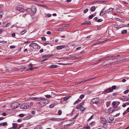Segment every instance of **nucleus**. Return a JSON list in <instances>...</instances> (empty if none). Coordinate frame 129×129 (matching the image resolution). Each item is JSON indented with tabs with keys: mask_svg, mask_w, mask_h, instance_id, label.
Listing matches in <instances>:
<instances>
[{
	"mask_svg": "<svg viewBox=\"0 0 129 129\" xmlns=\"http://www.w3.org/2000/svg\"><path fill=\"white\" fill-rule=\"evenodd\" d=\"M99 103V100L98 98H94L91 100L90 101V103L93 104L95 103L96 105H98Z\"/></svg>",
	"mask_w": 129,
	"mask_h": 129,
	"instance_id": "obj_7",
	"label": "nucleus"
},
{
	"mask_svg": "<svg viewBox=\"0 0 129 129\" xmlns=\"http://www.w3.org/2000/svg\"><path fill=\"white\" fill-rule=\"evenodd\" d=\"M16 11H18L21 12H23L24 11V10L23 8L17 7L16 8Z\"/></svg>",
	"mask_w": 129,
	"mask_h": 129,
	"instance_id": "obj_9",
	"label": "nucleus"
},
{
	"mask_svg": "<svg viewBox=\"0 0 129 129\" xmlns=\"http://www.w3.org/2000/svg\"><path fill=\"white\" fill-rule=\"evenodd\" d=\"M58 118H51V120H55L56 121V120L57 119H58Z\"/></svg>",
	"mask_w": 129,
	"mask_h": 129,
	"instance_id": "obj_57",
	"label": "nucleus"
},
{
	"mask_svg": "<svg viewBox=\"0 0 129 129\" xmlns=\"http://www.w3.org/2000/svg\"><path fill=\"white\" fill-rule=\"evenodd\" d=\"M34 69V68H33L31 67L29 69H27V70H25V71H29V70H33Z\"/></svg>",
	"mask_w": 129,
	"mask_h": 129,
	"instance_id": "obj_31",
	"label": "nucleus"
},
{
	"mask_svg": "<svg viewBox=\"0 0 129 129\" xmlns=\"http://www.w3.org/2000/svg\"><path fill=\"white\" fill-rule=\"evenodd\" d=\"M111 56H109V57H105L104 58H103V59H104V60L106 59H107L108 58H111Z\"/></svg>",
	"mask_w": 129,
	"mask_h": 129,
	"instance_id": "obj_39",
	"label": "nucleus"
},
{
	"mask_svg": "<svg viewBox=\"0 0 129 129\" xmlns=\"http://www.w3.org/2000/svg\"><path fill=\"white\" fill-rule=\"evenodd\" d=\"M93 14H91L90 16H89V17L88 19H92L93 17Z\"/></svg>",
	"mask_w": 129,
	"mask_h": 129,
	"instance_id": "obj_33",
	"label": "nucleus"
},
{
	"mask_svg": "<svg viewBox=\"0 0 129 129\" xmlns=\"http://www.w3.org/2000/svg\"><path fill=\"white\" fill-rule=\"evenodd\" d=\"M29 46H31L35 49L39 48L40 46L37 44L35 43H32L29 44Z\"/></svg>",
	"mask_w": 129,
	"mask_h": 129,
	"instance_id": "obj_5",
	"label": "nucleus"
},
{
	"mask_svg": "<svg viewBox=\"0 0 129 129\" xmlns=\"http://www.w3.org/2000/svg\"><path fill=\"white\" fill-rule=\"evenodd\" d=\"M119 109H120V108L119 107L115 108L113 109L112 111V112H113L117 111Z\"/></svg>",
	"mask_w": 129,
	"mask_h": 129,
	"instance_id": "obj_19",
	"label": "nucleus"
},
{
	"mask_svg": "<svg viewBox=\"0 0 129 129\" xmlns=\"http://www.w3.org/2000/svg\"><path fill=\"white\" fill-rule=\"evenodd\" d=\"M81 46H79L77 48H76V49L77 50H79L80 49H81Z\"/></svg>",
	"mask_w": 129,
	"mask_h": 129,
	"instance_id": "obj_60",
	"label": "nucleus"
},
{
	"mask_svg": "<svg viewBox=\"0 0 129 129\" xmlns=\"http://www.w3.org/2000/svg\"><path fill=\"white\" fill-rule=\"evenodd\" d=\"M126 106L125 103L123 104L122 105V106L123 107H125Z\"/></svg>",
	"mask_w": 129,
	"mask_h": 129,
	"instance_id": "obj_64",
	"label": "nucleus"
},
{
	"mask_svg": "<svg viewBox=\"0 0 129 129\" xmlns=\"http://www.w3.org/2000/svg\"><path fill=\"white\" fill-rule=\"evenodd\" d=\"M10 25V23H8L7 24H6L5 25H4L3 26L4 27H8Z\"/></svg>",
	"mask_w": 129,
	"mask_h": 129,
	"instance_id": "obj_40",
	"label": "nucleus"
},
{
	"mask_svg": "<svg viewBox=\"0 0 129 129\" xmlns=\"http://www.w3.org/2000/svg\"><path fill=\"white\" fill-rule=\"evenodd\" d=\"M90 10L91 12H93L95 10V8L94 6H92Z\"/></svg>",
	"mask_w": 129,
	"mask_h": 129,
	"instance_id": "obj_18",
	"label": "nucleus"
},
{
	"mask_svg": "<svg viewBox=\"0 0 129 129\" xmlns=\"http://www.w3.org/2000/svg\"><path fill=\"white\" fill-rule=\"evenodd\" d=\"M19 116L20 117H23L24 116V114H19Z\"/></svg>",
	"mask_w": 129,
	"mask_h": 129,
	"instance_id": "obj_47",
	"label": "nucleus"
},
{
	"mask_svg": "<svg viewBox=\"0 0 129 129\" xmlns=\"http://www.w3.org/2000/svg\"><path fill=\"white\" fill-rule=\"evenodd\" d=\"M55 105V104H50L49 106V107L50 108H52L54 107Z\"/></svg>",
	"mask_w": 129,
	"mask_h": 129,
	"instance_id": "obj_23",
	"label": "nucleus"
},
{
	"mask_svg": "<svg viewBox=\"0 0 129 129\" xmlns=\"http://www.w3.org/2000/svg\"><path fill=\"white\" fill-rule=\"evenodd\" d=\"M42 39L43 41H45L46 39L45 37H43L42 38Z\"/></svg>",
	"mask_w": 129,
	"mask_h": 129,
	"instance_id": "obj_56",
	"label": "nucleus"
},
{
	"mask_svg": "<svg viewBox=\"0 0 129 129\" xmlns=\"http://www.w3.org/2000/svg\"><path fill=\"white\" fill-rule=\"evenodd\" d=\"M47 103V102H46V101L44 100L40 102H38L37 104L39 105V107H42L45 105Z\"/></svg>",
	"mask_w": 129,
	"mask_h": 129,
	"instance_id": "obj_2",
	"label": "nucleus"
},
{
	"mask_svg": "<svg viewBox=\"0 0 129 129\" xmlns=\"http://www.w3.org/2000/svg\"><path fill=\"white\" fill-rule=\"evenodd\" d=\"M31 9L32 11V13L34 14H35L36 12V8L35 7H33L31 8Z\"/></svg>",
	"mask_w": 129,
	"mask_h": 129,
	"instance_id": "obj_11",
	"label": "nucleus"
},
{
	"mask_svg": "<svg viewBox=\"0 0 129 129\" xmlns=\"http://www.w3.org/2000/svg\"><path fill=\"white\" fill-rule=\"evenodd\" d=\"M127 30H123L122 31L121 33L122 34H125L127 33Z\"/></svg>",
	"mask_w": 129,
	"mask_h": 129,
	"instance_id": "obj_21",
	"label": "nucleus"
},
{
	"mask_svg": "<svg viewBox=\"0 0 129 129\" xmlns=\"http://www.w3.org/2000/svg\"><path fill=\"white\" fill-rule=\"evenodd\" d=\"M64 30V29L62 28H60L58 29V30L59 31Z\"/></svg>",
	"mask_w": 129,
	"mask_h": 129,
	"instance_id": "obj_44",
	"label": "nucleus"
},
{
	"mask_svg": "<svg viewBox=\"0 0 129 129\" xmlns=\"http://www.w3.org/2000/svg\"><path fill=\"white\" fill-rule=\"evenodd\" d=\"M69 26V25L68 24H64L63 25V27H67L68 26Z\"/></svg>",
	"mask_w": 129,
	"mask_h": 129,
	"instance_id": "obj_59",
	"label": "nucleus"
},
{
	"mask_svg": "<svg viewBox=\"0 0 129 129\" xmlns=\"http://www.w3.org/2000/svg\"><path fill=\"white\" fill-rule=\"evenodd\" d=\"M26 32L25 30H24L21 32V34L22 35H23Z\"/></svg>",
	"mask_w": 129,
	"mask_h": 129,
	"instance_id": "obj_46",
	"label": "nucleus"
},
{
	"mask_svg": "<svg viewBox=\"0 0 129 129\" xmlns=\"http://www.w3.org/2000/svg\"><path fill=\"white\" fill-rule=\"evenodd\" d=\"M84 97V94H81V95H80V96L79 97V98L81 99H82Z\"/></svg>",
	"mask_w": 129,
	"mask_h": 129,
	"instance_id": "obj_32",
	"label": "nucleus"
},
{
	"mask_svg": "<svg viewBox=\"0 0 129 129\" xmlns=\"http://www.w3.org/2000/svg\"><path fill=\"white\" fill-rule=\"evenodd\" d=\"M15 46L14 45H11V46L10 47V48L11 49H13L14 48H15Z\"/></svg>",
	"mask_w": 129,
	"mask_h": 129,
	"instance_id": "obj_49",
	"label": "nucleus"
},
{
	"mask_svg": "<svg viewBox=\"0 0 129 129\" xmlns=\"http://www.w3.org/2000/svg\"><path fill=\"white\" fill-rule=\"evenodd\" d=\"M52 55H44L42 56V57L43 58H45L48 57H50L52 56Z\"/></svg>",
	"mask_w": 129,
	"mask_h": 129,
	"instance_id": "obj_17",
	"label": "nucleus"
},
{
	"mask_svg": "<svg viewBox=\"0 0 129 129\" xmlns=\"http://www.w3.org/2000/svg\"><path fill=\"white\" fill-rule=\"evenodd\" d=\"M29 107H30L32 106V105H33V102H31L30 103H27Z\"/></svg>",
	"mask_w": 129,
	"mask_h": 129,
	"instance_id": "obj_25",
	"label": "nucleus"
},
{
	"mask_svg": "<svg viewBox=\"0 0 129 129\" xmlns=\"http://www.w3.org/2000/svg\"><path fill=\"white\" fill-rule=\"evenodd\" d=\"M78 103L77 100L73 104L74 105H75Z\"/></svg>",
	"mask_w": 129,
	"mask_h": 129,
	"instance_id": "obj_62",
	"label": "nucleus"
},
{
	"mask_svg": "<svg viewBox=\"0 0 129 129\" xmlns=\"http://www.w3.org/2000/svg\"><path fill=\"white\" fill-rule=\"evenodd\" d=\"M81 58V57L80 56H78L77 57H73V58L72 59L75 60L77 59H78Z\"/></svg>",
	"mask_w": 129,
	"mask_h": 129,
	"instance_id": "obj_24",
	"label": "nucleus"
},
{
	"mask_svg": "<svg viewBox=\"0 0 129 129\" xmlns=\"http://www.w3.org/2000/svg\"><path fill=\"white\" fill-rule=\"evenodd\" d=\"M17 126V125L15 123L13 125V127L14 129H16Z\"/></svg>",
	"mask_w": 129,
	"mask_h": 129,
	"instance_id": "obj_29",
	"label": "nucleus"
},
{
	"mask_svg": "<svg viewBox=\"0 0 129 129\" xmlns=\"http://www.w3.org/2000/svg\"><path fill=\"white\" fill-rule=\"evenodd\" d=\"M103 21V20L102 19H99L97 20V22H101Z\"/></svg>",
	"mask_w": 129,
	"mask_h": 129,
	"instance_id": "obj_43",
	"label": "nucleus"
},
{
	"mask_svg": "<svg viewBox=\"0 0 129 129\" xmlns=\"http://www.w3.org/2000/svg\"><path fill=\"white\" fill-rule=\"evenodd\" d=\"M70 96H65L64 97L63 99L65 101L67 100L70 98Z\"/></svg>",
	"mask_w": 129,
	"mask_h": 129,
	"instance_id": "obj_26",
	"label": "nucleus"
},
{
	"mask_svg": "<svg viewBox=\"0 0 129 129\" xmlns=\"http://www.w3.org/2000/svg\"><path fill=\"white\" fill-rule=\"evenodd\" d=\"M101 119V122L103 124H104L106 123L107 120L105 118H102Z\"/></svg>",
	"mask_w": 129,
	"mask_h": 129,
	"instance_id": "obj_12",
	"label": "nucleus"
},
{
	"mask_svg": "<svg viewBox=\"0 0 129 129\" xmlns=\"http://www.w3.org/2000/svg\"><path fill=\"white\" fill-rule=\"evenodd\" d=\"M65 47L66 46L64 45L58 46H57L56 47V49L57 50H58L59 49H61L64 47Z\"/></svg>",
	"mask_w": 129,
	"mask_h": 129,
	"instance_id": "obj_10",
	"label": "nucleus"
},
{
	"mask_svg": "<svg viewBox=\"0 0 129 129\" xmlns=\"http://www.w3.org/2000/svg\"><path fill=\"white\" fill-rule=\"evenodd\" d=\"M95 78V77H93L92 78H90L86 80H82V81H81L79 82H76L75 83V84L76 85H77L78 84H80L82 83H83L84 82H87L88 81H89L90 80H93L94 78Z\"/></svg>",
	"mask_w": 129,
	"mask_h": 129,
	"instance_id": "obj_4",
	"label": "nucleus"
},
{
	"mask_svg": "<svg viewBox=\"0 0 129 129\" xmlns=\"http://www.w3.org/2000/svg\"><path fill=\"white\" fill-rule=\"evenodd\" d=\"M51 32L50 31H48L47 33V34H48V35L50 34H51Z\"/></svg>",
	"mask_w": 129,
	"mask_h": 129,
	"instance_id": "obj_61",
	"label": "nucleus"
},
{
	"mask_svg": "<svg viewBox=\"0 0 129 129\" xmlns=\"http://www.w3.org/2000/svg\"><path fill=\"white\" fill-rule=\"evenodd\" d=\"M114 27L116 29H118L119 28H120V26H118L117 25L115 24L114 25Z\"/></svg>",
	"mask_w": 129,
	"mask_h": 129,
	"instance_id": "obj_28",
	"label": "nucleus"
},
{
	"mask_svg": "<svg viewBox=\"0 0 129 129\" xmlns=\"http://www.w3.org/2000/svg\"><path fill=\"white\" fill-rule=\"evenodd\" d=\"M43 99H44L43 98L40 97H34L32 98V99L33 100H35L37 101H39L42 100Z\"/></svg>",
	"mask_w": 129,
	"mask_h": 129,
	"instance_id": "obj_8",
	"label": "nucleus"
},
{
	"mask_svg": "<svg viewBox=\"0 0 129 129\" xmlns=\"http://www.w3.org/2000/svg\"><path fill=\"white\" fill-rule=\"evenodd\" d=\"M88 11V9H86L83 11V12L84 13H86Z\"/></svg>",
	"mask_w": 129,
	"mask_h": 129,
	"instance_id": "obj_42",
	"label": "nucleus"
},
{
	"mask_svg": "<svg viewBox=\"0 0 129 129\" xmlns=\"http://www.w3.org/2000/svg\"><path fill=\"white\" fill-rule=\"evenodd\" d=\"M19 106V104L17 102L14 103L11 105L12 108L15 109L18 108Z\"/></svg>",
	"mask_w": 129,
	"mask_h": 129,
	"instance_id": "obj_6",
	"label": "nucleus"
},
{
	"mask_svg": "<svg viewBox=\"0 0 129 129\" xmlns=\"http://www.w3.org/2000/svg\"><path fill=\"white\" fill-rule=\"evenodd\" d=\"M112 110V108H109L108 110V112L110 113Z\"/></svg>",
	"mask_w": 129,
	"mask_h": 129,
	"instance_id": "obj_36",
	"label": "nucleus"
},
{
	"mask_svg": "<svg viewBox=\"0 0 129 129\" xmlns=\"http://www.w3.org/2000/svg\"><path fill=\"white\" fill-rule=\"evenodd\" d=\"M85 110V108L83 106H81L80 108L81 111L83 112Z\"/></svg>",
	"mask_w": 129,
	"mask_h": 129,
	"instance_id": "obj_27",
	"label": "nucleus"
},
{
	"mask_svg": "<svg viewBox=\"0 0 129 129\" xmlns=\"http://www.w3.org/2000/svg\"><path fill=\"white\" fill-rule=\"evenodd\" d=\"M93 115H92L87 120L88 121L89 120L91 119L92 118Z\"/></svg>",
	"mask_w": 129,
	"mask_h": 129,
	"instance_id": "obj_58",
	"label": "nucleus"
},
{
	"mask_svg": "<svg viewBox=\"0 0 129 129\" xmlns=\"http://www.w3.org/2000/svg\"><path fill=\"white\" fill-rule=\"evenodd\" d=\"M129 91L128 90H126L123 93L125 94H126Z\"/></svg>",
	"mask_w": 129,
	"mask_h": 129,
	"instance_id": "obj_38",
	"label": "nucleus"
},
{
	"mask_svg": "<svg viewBox=\"0 0 129 129\" xmlns=\"http://www.w3.org/2000/svg\"><path fill=\"white\" fill-rule=\"evenodd\" d=\"M4 31V30L2 28L0 29V34L2 32H3V31Z\"/></svg>",
	"mask_w": 129,
	"mask_h": 129,
	"instance_id": "obj_63",
	"label": "nucleus"
},
{
	"mask_svg": "<svg viewBox=\"0 0 129 129\" xmlns=\"http://www.w3.org/2000/svg\"><path fill=\"white\" fill-rule=\"evenodd\" d=\"M84 102H81L79 104L81 106H82V105L84 104Z\"/></svg>",
	"mask_w": 129,
	"mask_h": 129,
	"instance_id": "obj_55",
	"label": "nucleus"
},
{
	"mask_svg": "<svg viewBox=\"0 0 129 129\" xmlns=\"http://www.w3.org/2000/svg\"><path fill=\"white\" fill-rule=\"evenodd\" d=\"M112 105H113L114 106H115L116 104V103L115 102V101L113 102H112Z\"/></svg>",
	"mask_w": 129,
	"mask_h": 129,
	"instance_id": "obj_54",
	"label": "nucleus"
},
{
	"mask_svg": "<svg viewBox=\"0 0 129 129\" xmlns=\"http://www.w3.org/2000/svg\"><path fill=\"white\" fill-rule=\"evenodd\" d=\"M12 36L13 37H15V34L14 33H13L11 34Z\"/></svg>",
	"mask_w": 129,
	"mask_h": 129,
	"instance_id": "obj_50",
	"label": "nucleus"
},
{
	"mask_svg": "<svg viewBox=\"0 0 129 129\" xmlns=\"http://www.w3.org/2000/svg\"><path fill=\"white\" fill-rule=\"evenodd\" d=\"M118 26H120V28H121L122 27H124L125 26V25L124 24H122V25H118Z\"/></svg>",
	"mask_w": 129,
	"mask_h": 129,
	"instance_id": "obj_45",
	"label": "nucleus"
},
{
	"mask_svg": "<svg viewBox=\"0 0 129 129\" xmlns=\"http://www.w3.org/2000/svg\"><path fill=\"white\" fill-rule=\"evenodd\" d=\"M116 86H115L113 85L111 87H110L106 90H105L104 91L102 92V93L103 94H105L106 93H108L109 92H112L113 91V90H115L116 89Z\"/></svg>",
	"mask_w": 129,
	"mask_h": 129,
	"instance_id": "obj_1",
	"label": "nucleus"
},
{
	"mask_svg": "<svg viewBox=\"0 0 129 129\" xmlns=\"http://www.w3.org/2000/svg\"><path fill=\"white\" fill-rule=\"evenodd\" d=\"M20 109H27L29 108L27 103L22 104L20 106Z\"/></svg>",
	"mask_w": 129,
	"mask_h": 129,
	"instance_id": "obj_3",
	"label": "nucleus"
},
{
	"mask_svg": "<svg viewBox=\"0 0 129 129\" xmlns=\"http://www.w3.org/2000/svg\"><path fill=\"white\" fill-rule=\"evenodd\" d=\"M7 124V123L6 122L2 123V125L3 126H4L6 125Z\"/></svg>",
	"mask_w": 129,
	"mask_h": 129,
	"instance_id": "obj_48",
	"label": "nucleus"
},
{
	"mask_svg": "<svg viewBox=\"0 0 129 129\" xmlns=\"http://www.w3.org/2000/svg\"><path fill=\"white\" fill-rule=\"evenodd\" d=\"M116 20L117 21H119L122 22H124L125 21V20L124 19H120L118 18H116Z\"/></svg>",
	"mask_w": 129,
	"mask_h": 129,
	"instance_id": "obj_14",
	"label": "nucleus"
},
{
	"mask_svg": "<svg viewBox=\"0 0 129 129\" xmlns=\"http://www.w3.org/2000/svg\"><path fill=\"white\" fill-rule=\"evenodd\" d=\"M124 101H129V98H124Z\"/></svg>",
	"mask_w": 129,
	"mask_h": 129,
	"instance_id": "obj_41",
	"label": "nucleus"
},
{
	"mask_svg": "<svg viewBox=\"0 0 129 129\" xmlns=\"http://www.w3.org/2000/svg\"><path fill=\"white\" fill-rule=\"evenodd\" d=\"M58 66L56 65H51L50 66V67L51 68H55L57 67Z\"/></svg>",
	"mask_w": 129,
	"mask_h": 129,
	"instance_id": "obj_20",
	"label": "nucleus"
},
{
	"mask_svg": "<svg viewBox=\"0 0 129 129\" xmlns=\"http://www.w3.org/2000/svg\"><path fill=\"white\" fill-rule=\"evenodd\" d=\"M81 107V106L79 104L78 105L76 106V108L77 109H78L79 108H80Z\"/></svg>",
	"mask_w": 129,
	"mask_h": 129,
	"instance_id": "obj_37",
	"label": "nucleus"
},
{
	"mask_svg": "<svg viewBox=\"0 0 129 129\" xmlns=\"http://www.w3.org/2000/svg\"><path fill=\"white\" fill-rule=\"evenodd\" d=\"M110 103H111V101H109V102H107V103H106V104L107 106H108V105H109V104Z\"/></svg>",
	"mask_w": 129,
	"mask_h": 129,
	"instance_id": "obj_52",
	"label": "nucleus"
},
{
	"mask_svg": "<svg viewBox=\"0 0 129 129\" xmlns=\"http://www.w3.org/2000/svg\"><path fill=\"white\" fill-rule=\"evenodd\" d=\"M62 111L60 110H59L58 111V114L59 115H60L62 114Z\"/></svg>",
	"mask_w": 129,
	"mask_h": 129,
	"instance_id": "obj_35",
	"label": "nucleus"
},
{
	"mask_svg": "<svg viewBox=\"0 0 129 129\" xmlns=\"http://www.w3.org/2000/svg\"><path fill=\"white\" fill-rule=\"evenodd\" d=\"M26 11L28 13L31 14L32 13V11L31 9L27 8L26 9Z\"/></svg>",
	"mask_w": 129,
	"mask_h": 129,
	"instance_id": "obj_15",
	"label": "nucleus"
},
{
	"mask_svg": "<svg viewBox=\"0 0 129 129\" xmlns=\"http://www.w3.org/2000/svg\"><path fill=\"white\" fill-rule=\"evenodd\" d=\"M109 119L111 121L113 120L114 119V118L112 116H110Z\"/></svg>",
	"mask_w": 129,
	"mask_h": 129,
	"instance_id": "obj_30",
	"label": "nucleus"
},
{
	"mask_svg": "<svg viewBox=\"0 0 129 129\" xmlns=\"http://www.w3.org/2000/svg\"><path fill=\"white\" fill-rule=\"evenodd\" d=\"M46 97L47 98H49L50 97L51 95H45Z\"/></svg>",
	"mask_w": 129,
	"mask_h": 129,
	"instance_id": "obj_51",
	"label": "nucleus"
},
{
	"mask_svg": "<svg viewBox=\"0 0 129 129\" xmlns=\"http://www.w3.org/2000/svg\"><path fill=\"white\" fill-rule=\"evenodd\" d=\"M51 16V15L50 14H47L45 16L46 17H50Z\"/></svg>",
	"mask_w": 129,
	"mask_h": 129,
	"instance_id": "obj_34",
	"label": "nucleus"
},
{
	"mask_svg": "<svg viewBox=\"0 0 129 129\" xmlns=\"http://www.w3.org/2000/svg\"><path fill=\"white\" fill-rule=\"evenodd\" d=\"M106 13H107L106 12V10H105L104 12H102V11H101V12L100 14V15L101 16H103Z\"/></svg>",
	"mask_w": 129,
	"mask_h": 129,
	"instance_id": "obj_22",
	"label": "nucleus"
},
{
	"mask_svg": "<svg viewBox=\"0 0 129 129\" xmlns=\"http://www.w3.org/2000/svg\"><path fill=\"white\" fill-rule=\"evenodd\" d=\"M82 25L84 24L90 25L91 24L90 22L89 21H86L85 22L82 23Z\"/></svg>",
	"mask_w": 129,
	"mask_h": 129,
	"instance_id": "obj_16",
	"label": "nucleus"
},
{
	"mask_svg": "<svg viewBox=\"0 0 129 129\" xmlns=\"http://www.w3.org/2000/svg\"><path fill=\"white\" fill-rule=\"evenodd\" d=\"M114 10L113 8H110L106 11V13H109L113 11Z\"/></svg>",
	"mask_w": 129,
	"mask_h": 129,
	"instance_id": "obj_13",
	"label": "nucleus"
},
{
	"mask_svg": "<svg viewBox=\"0 0 129 129\" xmlns=\"http://www.w3.org/2000/svg\"><path fill=\"white\" fill-rule=\"evenodd\" d=\"M72 63H62V65H70L72 64Z\"/></svg>",
	"mask_w": 129,
	"mask_h": 129,
	"instance_id": "obj_53",
	"label": "nucleus"
}]
</instances>
